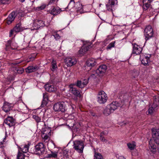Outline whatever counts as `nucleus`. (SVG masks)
Listing matches in <instances>:
<instances>
[{"mask_svg":"<svg viewBox=\"0 0 159 159\" xmlns=\"http://www.w3.org/2000/svg\"><path fill=\"white\" fill-rule=\"evenodd\" d=\"M73 148L79 153L83 152L84 148L83 142L81 140H76L73 142Z\"/></svg>","mask_w":159,"mask_h":159,"instance_id":"f257e3e1","label":"nucleus"},{"mask_svg":"<svg viewBox=\"0 0 159 159\" xmlns=\"http://www.w3.org/2000/svg\"><path fill=\"white\" fill-rule=\"evenodd\" d=\"M106 69L107 66L106 65H101L96 71H94V73L91 74V77L93 78H95L98 75H102L105 73Z\"/></svg>","mask_w":159,"mask_h":159,"instance_id":"f03ea898","label":"nucleus"},{"mask_svg":"<svg viewBox=\"0 0 159 159\" xmlns=\"http://www.w3.org/2000/svg\"><path fill=\"white\" fill-rule=\"evenodd\" d=\"M107 99V96L106 93L103 91L98 93L97 96V101L99 103L103 104L105 103Z\"/></svg>","mask_w":159,"mask_h":159,"instance_id":"7ed1b4c3","label":"nucleus"},{"mask_svg":"<svg viewBox=\"0 0 159 159\" xmlns=\"http://www.w3.org/2000/svg\"><path fill=\"white\" fill-rule=\"evenodd\" d=\"M45 150V147L43 143H39L35 146L34 153L36 154L40 155L43 153Z\"/></svg>","mask_w":159,"mask_h":159,"instance_id":"20e7f679","label":"nucleus"},{"mask_svg":"<svg viewBox=\"0 0 159 159\" xmlns=\"http://www.w3.org/2000/svg\"><path fill=\"white\" fill-rule=\"evenodd\" d=\"M144 35L146 40H148L153 36V32L151 26L148 25L145 29Z\"/></svg>","mask_w":159,"mask_h":159,"instance_id":"39448f33","label":"nucleus"},{"mask_svg":"<svg viewBox=\"0 0 159 159\" xmlns=\"http://www.w3.org/2000/svg\"><path fill=\"white\" fill-rule=\"evenodd\" d=\"M150 57L151 55L149 54H141L140 56V59L142 63L144 66L148 65L150 62Z\"/></svg>","mask_w":159,"mask_h":159,"instance_id":"423d86ee","label":"nucleus"},{"mask_svg":"<svg viewBox=\"0 0 159 159\" xmlns=\"http://www.w3.org/2000/svg\"><path fill=\"white\" fill-rule=\"evenodd\" d=\"M91 47V43L90 42L84 43L83 46L79 51V53L81 55H84Z\"/></svg>","mask_w":159,"mask_h":159,"instance_id":"0eeeda50","label":"nucleus"},{"mask_svg":"<svg viewBox=\"0 0 159 159\" xmlns=\"http://www.w3.org/2000/svg\"><path fill=\"white\" fill-rule=\"evenodd\" d=\"M75 85V84H71L69 85L70 91L71 93L75 96L81 97V95L80 94L79 91L74 87Z\"/></svg>","mask_w":159,"mask_h":159,"instance_id":"6e6552de","label":"nucleus"},{"mask_svg":"<svg viewBox=\"0 0 159 159\" xmlns=\"http://www.w3.org/2000/svg\"><path fill=\"white\" fill-rule=\"evenodd\" d=\"M117 3V0H109L107 4L106 5L107 10L108 11H112L115 5Z\"/></svg>","mask_w":159,"mask_h":159,"instance_id":"1a4fd4ad","label":"nucleus"},{"mask_svg":"<svg viewBox=\"0 0 159 159\" xmlns=\"http://www.w3.org/2000/svg\"><path fill=\"white\" fill-rule=\"evenodd\" d=\"M133 46L132 54L134 55H139L142 50V48L136 44H132Z\"/></svg>","mask_w":159,"mask_h":159,"instance_id":"9d476101","label":"nucleus"},{"mask_svg":"<svg viewBox=\"0 0 159 159\" xmlns=\"http://www.w3.org/2000/svg\"><path fill=\"white\" fill-rule=\"evenodd\" d=\"M65 62L68 66H71L75 64L77 61L74 58L68 57L65 59Z\"/></svg>","mask_w":159,"mask_h":159,"instance_id":"9b49d317","label":"nucleus"},{"mask_svg":"<svg viewBox=\"0 0 159 159\" xmlns=\"http://www.w3.org/2000/svg\"><path fill=\"white\" fill-rule=\"evenodd\" d=\"M53 109L55 111H61L64 112L65 111L63 104L60 102L55 103L53 106Z\"/></svg>","mask_w":159,"mask_h":159,"instance_id":"f8f14e48","label":"nucleus"},{"mask_svg":"<svg viewBox=\"0 0 159 159\" xmlns=\"http://www.w3.org/2000/svg\"><path fill=\"white\" fill-rule=\"evenodd\" d=\"M22 29L21 28V24L20 23L16 24V26L11 30L10 32L9 36L11 37L14 33L19 32L21 31Z\"/></svg>","mask_w":159,"mask_h":159,"instance_id":"ddd939ff","label":"nucleus"},{"mask_svg":"<svg viewBox=\"0 0 159 159\" xmlns=\"http://www.w3.org/2000/svg\"><path fill=\"white\" fill-rule=\"evenodd\" d=\"M16 16V12L15 11L12 12L5 20L6 22L8 25L10 24L14 20Z\"/></svg>","mask_w":159,"mask_h":159,"instance_id":"4468645a","label":"nucleus"},{"mask_svg":"<svg viewBox=\"0 0 159 159\" xmlns=\"http://www.w3.org/2000/svg\"><path fill=\"white\" fill-rule=\"evenodd\" d=\"M4 122L9 127L13 126L15 125V120L11 117L8 116L4 120Z\"/></svg>","mask_w":159,"mask_h":159,"instance_id":"2eb2a0df","label":"nucleus"},{"mask_svg":"<svg viewBox=\"0 0 159 159\" xmlns=\"http://www.w3.org/2000/svg\"><path fill=\"white\" fill-rule=\"evenodd\" d=\"M44 88L46 91L50 92H55L57 90V88L55 86L49 84H45Z\"/></svg>","mask_w":159,"mask_h":159,"instance_id":"dca6fc26","label":"nucleus"},{"mask_svg":"<svg viewBox=\"0 0 159 159\" xmlns=\"http://www.w3.org/2000/svg\"><path fill=\"white\" fill-rule=\"evenodd\" d=\"M108 105V108H111L113 112L120 106L119 103L116 101L113 102Z\"/></svg>","mask_w":159,"mask_h":159,"instance_id":"f3484780","label":"nucleus"},{"mask_svg":"<svg viewBox=\"0 0 159 159\" xmlns=\"http://www.w3.org/2000/svg\"><path fill=\"white\" fill-rule=\"evenodd\" d=\"M152 140H150L149 142V147L150 151L153 153L157 152L156 146L153 143Z\"/></svg>","mask_w":159,"mask_h":159,"instance_id":"a211bd4d","label":"nucleus"},{"mask_svg":"<svg viewBox=\"0 0 159 159\" xmlns=\"http://www.w3.org/2000/svg\"><path fill=\"white\" fill-rule=\"evenodd\" d=\"M39 68L37 66H31L27 67L25 69V71L26 73H30L37 70Z\"/></svg>","mask_w":159,"mask_h":159,"instance_id":"6ab92c4d","label":"nucleus"},{"mask_svg":"<svg viewBox=\"0 0 159 159\" xmlns=\"http://www.w3.org/2000/svg\"><path fill=\"white\" fill-rule=\"evenodd\" d=\"M76 7L77 11L80 13H82L85 12L83 9V6L79 2H77L75 5L74 7Z\"/></svg>","mask_w":159,"mask_h":159,"instance_id":"aec40b11","label":"nucleus"},{"mask_svg":"<svg viewBox=\"0 0 159 159\" xmlns=\"http://www.w3.org/2000/svg\"><path fill=\"white\" fill-rule=\"evenodd\" d=\"M57 151H52L51 152V153L48 154L46 156V158H57Z\"/></svg>","mask_w":159,"mask_h":159,"instance_id":"412c9836","label":"nucleus"},{"mask_svg":"<svg viewBox=\"0 0 159 159\" xmlns=\"http://www.w3.org/2000/svg\"><path fill=\"white\" fill-rule=\"evenodd\" d=\"M43 99L42 101L41 106L43 107L45 106L48 103V96L47 94L43 93Z\"/></svg>","mask_w":159,"mask_h":159,"instance_id":"4be33fe9","label":"nucleus"},{"mask_svg":"<svg viewBox=\"0 0 159 159\" xmlns=\"http://www.w3.org/2000/svg\"><path fill=\"white\" fill-rule=\"evenodd\" d=\"M16 46L17 45L16 43L12 40L8 41L7 44L6 45L7 48H10L12 49H15V48H13V46L16 47Z\"/></svg>","mask_w":159,"mask_h":159,"instance_id":"5701e85b","label":"nucleus"},{"mask_svg":"<svg viewBox=\"0 0 159 159\" xmlns=\"http://www.w3.org/2000/svg\"><path fill=\"white\" fill-rule=\"evenodd\" d=\"M11 104L8 102H5L2 107L3 110L5 112L9 111L11 108Z\"/></svg>","mask_w":159,"mask_h":159,"instance_id":"b1692460","label":"nucleus"},{"mask_svg":"<svg viewBox=\"0 0 159 159\" xmlns=\"http://www.w3.org/2000/svg\"><path fill=\"white\" fill-rule=\"evenodd\" d=\"M143 8L144 10H147L150 6V1L149 0H143Z\"/></svg>","mask_w":159,"mask_h":159,"instance_id":"393cba45","label":"nucleus"},{"mask_svg":"<svg viewBox=\"0 0 159 159\" xmlns=\"http://www.w3.org/2000/svg\"><path fill=\"white\" fill-rule=\"evenodd\" d=\"M29 145L27 144L23 145L21 146L20 147V149L19 150V151H20L22 152L23 153H26L28 151Z\"/></svg>","mask_w":159,"mask_h":159,"instance_id":"a878e982","label":"nucleus"},{"mask_svg":"<svg viewBox=\"0 0 159 159\" xmlns=\"http://www.w3.org/2000/svg\"><path fill=\"white\" fill-rule=\"evenodd\" d=\"M63 11L61 10V9L53 8L52 10L49 11V13L53 15H56L59 14L61 11Z\"/></svg>","mask_w":159,"mask_h":159,"instance_id":"bb28decb","label":"nucleus"},{"mask_svg":"<svg viewBox=\"0 0 159 159\" xmlns=\"http://www.w3.org/2000/svg\"><path fill=\"white\" fill-rule=\"evenodd\" d=\"M87 65L88 66H93L96 64L95 60L91 59L88 60L86 61Z\"/></svg>","mask_w":159,"mask_h":159,"instance_id":"cd10ccee","label":"nucleus"},{"mask_svg":"<svg viewBox=\"0 0 159 159\" xmlns=\"http://www.w3.org/2000/svg\"><path fill=\"white\" fill-rule=\"evenodd\" d=\"M152 105L157 107L159 106V97L158 96H155L154 97L153 103Z\"/></svg>","mask_w":159,"mask_h":159,"instance_id":"c85d7f7f","label":"nucleus"},{"mask_svg":"<svg viewBox=\"0 0 159 159\" xmlns=\"http://www.w3.org/2000/svg\"><path fill=\"white\" fill-rule=\"evenodd\" d=\"M36 22V23L37 25L39 26V29L40 27H42L45 26V24L44 22L41 20H35Z\"/></svg>","mask_w":159,"mask_h":159,"instance_id":"c756f323","label":"nucleus"},{"mask_svg":"<svg viewBox=\"0 0 159 159\" xmlns=\"http://www.w3.org/2000/svg\"><path fill=\"white\" fill-rule=\"evenodd\" d=\"M113 112L111 108H108V105H107L104 111V114L106 116H108Z\"/></svg>","mask_w":159,"mask_h":159,"instance_id":"7c9ffc66","label":"nucleus"},{"mask_svg":"<svg viewBox=\"0 0 159 159\" xmlns=\"http://www.w3.org/2000/svg\"><path fill=\"white\" fill-rule=\"evenodd\" d=\"M51 129L48 128H45L43 129L42 131V134L48 136H50Z\"/></svg>","mask_w":159,"mask_h":159,"instance_id":"2f4dec72","label":"nucleus"},{"mask_svg":"<svg viewBox=\"0 0 159 159\" xmlns=\"http://www.w3.org/2000/svg\"><path fill=\"white\" fill-rule=\"evenodd\" d=\"M35 20H34L33 23L31 24V27H30V29L31 30H37L39 29V26L38 25H37V24Z\"/></svg>","mask_w":159,"mask_h":159,"instance_id":"473e14b6","label":"nucleus"},{"mask_svg":"<svg viewBox=\"0 0 159 159\" xmlns=\"http://www.w3.org/2000/svg\"><path fill=\"white\" fill-rule=\"evenodd\" d=\"M157 107L152 105L151 107H150L148 110V113L149 114H152L157 110Z\"/></svg>","mask_w":159,"mask_h":159,"instance_id":"72a5a7b5","label":"nucleus"},{"mask_svg":"<svg viewBox=\"0 0 159 159\" xmlns=\"http://www.w3.org/2000/svg\"><path fill=\"white\" fill-rule=\"evenodd\" d=\"M157 107L152 105L151 107H150L148 110V113L149 114H152L157 110Z\"/></svg>","mask_w":159,"mask_h":159,"instance_id":"f704fd0d","label":"nucleus"},{"mask_svg":"<svg viewBox=\"0 0 159 159\" xmlns=\"http://www.w3.org/2000/svg\"><path fill=\"white\" fill-rule=\"evenodd\" d=\"M52 68L51 70L52 71H54L57 68V67L55 61L53 60L51 63Z\"/></svg>","mask_w":159,"mask_h":159,"instance_id":"c9c22d12","label":"nucleus"},{"mask_svg":"<svg viewBox=\"0 0 159 159\" xmlns=\"http://www.w3.org/2000/svg\"><path fill=\"white\" fill-rule=\"evenodd\" d=\"M25 154L19 151H18V154L17 156V159H25Z\"/></svg>","mask_w":159,"mask_h":159,"instance_id":"e433bc0d","label":"nucleus"},{"mask_svg":"<svg viewBox=\"0 0 159 159\" xmlns=\"http://www.w3.org/2000/svg\"><path fill=\"white\" fill-rule=\"evenodd\" d=\"M128 148L131 150H134L136 146V145L134 143H128L127 144Z\"/></svg>","mask_w":159,"mask_h":159,"instance_id":"4c0bfd02","label":"nucleus"},{"mask_svg":"<svg viewBox=\"0 0 159 159\" xmlns=\"http://www.w3.org/2000/svg\"><path fill=\"white\" fill-rule=\"evenodd\" d=\"M50 136H48L43 134H42V137L43 139L45 142H47L49 140Z\"/></svg>","mask_w":159,"mask_h":159,"instance_id":"58836bf2","label":"nucleus"},{"mask_svg":"<svg viewBox=\"0 0 159 159\" xmlns=\"http://www.w3.org/2000/svg\"><path fill=\"white\" fill-rule=\"evenodd\" d=\"M75 4L74 0H70L67 7L70 8H73L74 7Z\"/></svg>","mask_w":159,"mask_h":159,"instance_id":"ea45409f","label":"nucleus"},{"mask_svg":"<svg viewBox=\"0 0 159 159\" xmlns=\"http://www.w3.org/2000/svg\"><path fill=\"white\" fill-rule=\"evenodd\" d=\"M103 134H104V133L103 132L101 133L100 134V139L102 142L107 143L108 142V140L104 138L103 136Z\"/></svg>","mask_w":159,"mask_h":159,"instance_id":"a19ab883","label":"nucleus"},{"mask_svg":"<svg viewBox=\"0 0 159 159\" xmlns=\"http://www.w3.org/2000/svg\"><path fill=\"white\" fill-rule=\"evenodd\" d=\"M33 118L34 119L37 123L41 121V118L38 116L34 115L33 116Z\"/></svg>","mask_w":159,"mask_h":159,"instance_id":"79ce46f5","label":"nucleus"},{"mask_svg":"<svg viewBox=\"0 0 159 159\" xmlns=\"http://www.w3.org/2000/svg\"><path fill=\"white\" fill-rule=\"evenodd\" d=\"M94 156L96 159H103V157L101 154L98 153H96Z\"/></svg>","mask_w":159,"mask_h":159,"instance_id":"37998d69","label":"nucleus"},{"mask_svg":"<svg viewBox=\"0 0 159 159\" xmlns=\"http://www.w3.org/2000/svg\"><path fill=\"white\" fill-rule=\"evenodd\" d=\"M82 82L80 80H78L76 83V86L80 88H83V85L82 84Z\"/></svg>","mask_w":159,"mask_h":159,"instance_id":"c03bdc74","label":"nucleus"},{"mask_svg":"<svg viewBox=\"0 0 159 159\" xmlns=\"http://www.w3.org/2000/svg\"><path fill=\"white\" fill-rule=\"evenodd\" d=\"M46 7V5L45 4H43L41 6L37 7L36 10H40L43 9Z\"/></svg>","mask_w":159,"mask_h":159,"instance_id":"a18cd8bd","label":"nucleus"},{"mask_svg":"<svg viewBox=\"0 0 159 159\" xmlns=\"http://www.w3.org/2000/svg\"><path fill=\"white\" fill-rule=\"evenodd\" d=\"M114 43L112 42L110 43L107 47V48L108 49H110L114 47Z\"/></svg>","mask_w":159,"mask_h":159,"instance_id":"49530a36","label":"nucleus"},{"mask_svg":"<svg viewBox=\"0 0 159 159\" xmlns=\"http://www.w3.org/2000/svg\"><path fill=\"white\" fill-rule=\"evenodd\" d=\"M6 139L5 138L2 141L0 142V148H2L6 144V142L4 141V140Z\"/></svg>","mask_w":159,"mask_h":159,"instance_id":"de8ad7c7","label":"nucleus"},{"mask_svg":"<svg viewBox=\"0 0 159 159\" xmlns=\"http://www.w3.org/2000/svg\"><path fill=\"white\" fill-rule=\"evenodd\" d=\"M1 2L3 4H8L10 2L9 0H1Z\"/></svg>","mask_w":159,"mask_h":159,"instance_id":"09e8293b","label":"nucleus"},{"mask_svg":"<svg viewBox=\"0 0 159 159\" xmlns=\"http://www.w3.org/2000/svg\"><path fill=\"white\" fill-rule=\"evenodd\" d=\"M82 84L83 85V88L86 86L88 83V80L87 79L84 80L82 82Z\"/></svg>","mask_w":159,"mask_h":159,"instance_id":"8fccbe9b","label":"nucleus"},{"mask_svg":"<svg viewBox=\"0 0 159 159\" xmlns=\"http://www.w3.org/2000/svg\"><path fill=\"white\" fill-rule=\"evenodd\" d=\"M52 36L54 37L56 40H57L60 38V36L59 34H55L52 35Z\"/></svg>","mask_w":159,"mask_h":159,"instance_id":"3c124183","label":"nucleus"},{"mask_svg":"<svg viewBox=\"0 0 159 159\" xmlns=\"http://www.w3.org/2000/svg\"><path fill=\"white\" fill-rule=\"evenodd\" d=\"M23 69L21 68L18 69L17 70V72L18 74H22L23 73Z\"/></svg>","mask_w":159,"mask_h":159,"instance_id":"603ef678","label":"nucleus"},{"mask_svg":"<svg viewBox=\"0 0 159 159\" xmlns=\"http://www.w3.org/2000/svg\"><path fill=\"white\" fill-rule=\"evenodd\" d=\"M63 154L64 156L66 157H67L68 156V152L66 150H64L63 151Z\"/></svg>","mask_w":159,"mask_h":159,"instance_id":"864d4df0","label":"nucleus"},{"mask_svg":"<svg viewBox=\"0 0 159 159\" xmlns=\"http://www.w3.org/2000/svg\"><path fill=\"white\" fill-rule=\"evenodd\" d=\"M118 159H126L125 158L122 156H119L118 157Z\"/></svg>","mask_w":159,"mask_h":159,"instance_id":"5fc2aeb1","label":"nucleus"},{"mask_svg":"<svg viewBox=\"0 0 159 159\" xmlns=\"http://www.w3.org/2000/svg\"><path fill=\"white\" fill-rule=\"evenodd\" d=\"M55 1V0H50V1L49 2V4L52 3H54Z\"/></svg>","mask_w":159,"mask_h":159,"instance_id":"6e6d98bb","label":"nucleus"},{"mask_svg":"<svg viewBox=\"0 0 159 159\" xmlns=\"http://www.w3.org/2000/svg\"><path fill=\"white\" fill-rule=\"evenodd\" d=\"M75 125L74 124V125L72 126L73 128H74L75 129Z\"/></svg>","mask_w":159,"mask_h":159,"instance_id":"4d7b16f0","label":"nucleus"},{"mask_svg":"<svg viewBox=\"0 0 159 159\" xmlns=\"http://www.w3.org/2000/svg\"><path fill=\"white\" fill-rule=\"evenodd\" d=\"M20 0L21 2H24L25 0Z\"/></svg>","mask_w":159,"mask_h":159,"instance_id":"13d9d810","label":"nucleus"},{"mask_svg":"<svg viewBox=\"0 0 159 159\" xmlns=\"http://www.w3.org/2000/svg\"><path fill=\"white\" fill-rule=\"evenodd\" d=\"M20 63V62H19V63H15L14 64H15V65H16L17 64H18L19 63Z\"/></svg>","mask_w":159,"mask_h":159,"instance_id":"bf43d9fd","label":"nucleus"},{"mask_svg":"<svg viewBox=\"0 0 159 159\" xmlns=\"http://www.w3.org/2000/svg\"><path fill=\"white\" fill-rule=\"evenodd\" d=\"M7 159H9V158H8V157H7Z\"/></svg>","mask_w":159,"mask_h":159,"instance_id":"052dcab7","label":"nucleus"},{"mask_svg":"<svg viewBox=\"0 0 159 159\" xmlns=\"http://www.w3.org/2000/svg\"><path fill=\"white\" fill-rule=\"evenodd\" d=\"M5 159H6V158H5Z\"/></svg>","mask_w":159,"mask_h":159,"instance_id":"680f3d73","label":"nucleus"}]
</instances>
